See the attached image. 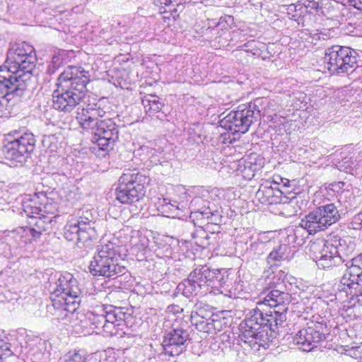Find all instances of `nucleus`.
I'll list each match as a JSON object with an SVG mask.
<instances>
[{"label":"nucleus","instance_id":"1","mask_svg":"<svg viewBox=\"0 0 362 362\" xmlns=\"http://www.w3.org/2000/svg\"><path fill=\"white\" fill-rule=\"evenodd\" d=\"M286 314L280 311L271 310L264 311L262 306L250 310L241 322L239 335L241 346L244 349H250L253 352L266 349L269 338L276 337L279 328L286 321Z\"/></svg>","mask_w":362,"mask_h":362},{"label":"nucleus","instance_id":"2","mask_svg":"<svg viewBox=\"0 0 362 362\" xmlns=\"http://www.w3.org/2000/svg\"><path fill=\"white\" fill-rule=\"evenodd\" d=\"M223 274L219 269L204 265L195 268L187 279L180 283L177 290L187 298L203 296L207 293H222L225 285Z\"/></svg>","mask_w":362,"mask_h":362},{"label":"nucleus","instance_id":"3","mask_svg":"<svg viewBox=\"0 0 362 362\" xmlns=\"http://www.w3.org/2000/svg\"><path fill=\"white\" fill-rule=\"evenodd\" d=\"M36 56L34 47L25 42L13 45L7 52L5 65L0 70L8 71L17 83L28 87L35 68Z\"/></svg>","mask_w":362,"mask_h":362},{"label":"nucleus","instance_id":"4","mask_svg":"<svg viewBox=\"0 0 362 362\" xmlns=\"http://www.w3.org/2000/svg\"><path fill=\"white\" fill-rule=\"evenodd\" d=\"M120 247L108 241L98 246L89 265L90 272L94 276L117 278L125 272L126 268L119 264Z\"/></svg>","mask_w":362,"mask_h":362},{"label":"nucleus","instance_id":"5","mask_svg":"<svg viewBox=\"0 0 362 362\" xmlns=\"http://www.w3.org/2000/svg\"><path fill=\"white\" fill-rule=\"evenodd\" d=\"M346 250L345 241L338 236L331 237L326 240H315L309 247L313 260L320 269H328L346 262L348 256Z\"/></svg>","mask_w":362,"mask_h":362},{"label":"nucleus","instance_id":"6","mask_svg":"<svg viewBox=\"0 0 362 362\" xmlns=\"http://www.w3.org/2000/svg\"><path fill=\"white\" fill-rule=\"evenodd\" d=\"M129 316L126 308L112 305H103L98 310L88 314V318L94 328L102 329L109 336L117 334L119 327L126 325L125 320Z\"/></svg>","mask_w":362,"mask_h":362},{"label":"nucleus","instance_id":"7","mask_svg":"<svg viewBox=\"0 0 362 362\" xmlns=\"http://www.w3.org/2000/svg\"><path fill=\"white\" fill-rule=\"evenodd\" d=\"M260 117V110L255 103L240 105L219 121L220 127L232 134H245Z\"/></svg>","mask_w":362,"mask_h":362},{"label":"nucleus","instance_id":"8","mask_svg":"<svg viewBox=\"0 0 362 362\" xmlns=\"http://www.w3.org/2000/svg\"><path fill=\"white\" fill-rule=\"evenodd\" d=\"M148 182V177L139 173H124L119 179L116 199L122 204L139 202L144 197Z\"/></svg>","mask_w":362,"mask_h":362},{"label":"nucleus","instance_id":"9","mask_svg":"<svg viewBox=\"0 0 362 362\" xmlns=\"http://www.w3.org/2000/svg\"><path fill=\"white\" fill-rule=\"evenodd\" d=\"M91 211L80 210L76 218L70 219L64 227V238L69 241L77 240L78 243H87L97 238L95 223Z\"/></svg>","mask_w":362,"mask_h":362},{"label":"nucleus","instance_id":"10","mask_svg":"<svg viewBox=\"0 0 362 362\" xmlns=\"http://www.w3.org/2000/svg\"><path fill=\"white\" fill-rule=\"evenodd\" d=\"M91 211L80 210L76 218L70 219L64 227V238L69 241L77 240L78 243H87L97 238L95 223Z\"/></svg>","mask_w":362,"mask_h":362},{"label":"nucleus","instance_id":"11","mask_svg":"<svg viewBox=\"0 0 362 362\" xmlns=\"http://www.w3.org/2000/svg\"><path fill=\"white\" fill-rule=\"evenodd\" d=\"M91 211L80 210L76 218L70 219L64 227V238L69 241L77 240L78 243H87L97 238L95 223Z\"/></svg>","mask_w":362,"mask_h":362},{"label":"nucleus","instance_id":"12","mask_svg":"<svg viewBox=\"0 0 362 362\" xmlns=\"http://www.w3.org/2000/svg\"><path fill=\"white\" fill-rule=\"evenodd\" d=\"M35 143L36 139L32 132H15V137L7 141L2 151L6 160L22 165L30 158L35 148Z\"/></svg>","mask_w":362,"mask_h":362},{"label":"nucleus","instance_id":"13","mask_svg":"<svg viewBox=\"0 0 362 362\" xmlns=\"http://www.w3.org/2000/svg\"><path fill=\"white\" fill-rule=\"evenodd\" d=\"M346 267L340 281L337 290L345 293L354 304L357 302V297L362 290V255L353 257L345 262Z\"/></svg>","mask_w":362,"mask_h":362},{"label":"nucleus","instance_id":"14","mask_svg":"<svg viewBox=\"0 0 362 362\" xmlns=\"http://www.w3.org/2000/svg\"><path fill=\"white\" fill-rule=\"evenodd\" d=\"M324 62L332 74L347 73L357 64V52L349 47L334 45L325 51Z\"/></svg>","mask_w":362,"mask_h":362},{"label":"nucleus","instance_id":"15","mask_svg":"<svg viewBox=\"0 0 362 362\" xmlns=\"http://www.w3.org/2000/svg\"><path fill=\"white\" fill-rule=\"evenodd\" d=\"M275 276H267L259 279L257 286L262 290L261 295H264L257 303L259 306L267 305L269 308H279L277 311L283 313L287 310L286 305L291 301V295L285 291L276 289ZM274 311H276L275 310Z\"/></svg>","mask_w":362,"mask_h":362},{"label":"nucleus","instance_id":"16","mask_svg":"<svg viewBox=\"0 0 362 362\" xmlns=\"http://www.w3.org/2000/svg\"><path fill=\"white\" fill-rule=\"evenodd\" d=\"M339 218V211L335 204H327L305 215V226L311 231L319 232L326 230Z\"/></svg>","mask_w":362,"mask_h":362},{"label":"nucleus","instance_id":"17","mask_svg":"<svg viewBox=\"0 0 362 362\" xmlns=\"http://www.w3.org/2000/svg\"><path fill=\"white\" fill-rule=\"evenodd\" d=\"M49 289L52 296L62 297L65 301L80 305L81 291L72 274L67 272L61 273L54 282L50 283Z\"/></svg>","mask_w":362,"mask_h":362},{"label":"nucleus","instance_id":"18","mask_svg":"<svg viewBox=\"0 0 362 362\" xmlns=\"http://www.w3.org/2000/svg\"><path fill=\"white\" fill-rule=\"evenodd\" d=\"M326 330L325 323L311 321L293 337V343L299 349L310 351L325 339Z\"/></svg>","mask_w":362,"mask_h":362},{"label":"nucleus","instance_id":"19","mask_svg":"<svg viewBox=\"0 0 362 362\" xmlns=\"http://www.w3.org/2000/svg\"><path fill=\"white\" fill-rule=\"evenodd\" d=\"M118 138V125L112 119L100 120L91 139L95 145L93 149L107 151L113 148Z\"/></svg>","mask_w":362,"mask_h":362},{"label":"nucleus","instance_id":"20","mask_svg":"<svg viewBox=\"0 0 362 362\" xmlns=\"http://www.w3.org/2000/svg\"><path fill=\"white\" fill-rule=\"evenodd\" d=\"M57 85L58 88L52 95L53 107L59 111L71 112L80 105L86 95L59 82Z\"/></svg>","mask_w":362,"mask_h":362},{"label":"nucleus","instance_id":"21","mask_svg":"<svg viewBox=\"0 0 362 362\" xmlns=\"http://www.w3.org/2000/svg\"><path fill=\"white\" fill-rule=\"evenodd\" d=\"M8 71L0 70V110L7 109L9 103L15 98H21L27 87L22 82L17 83L16 78L11 77Z\"/></svg>","mask_w":362,"mask_h":362},{"label":"nucleus","instance_id":"22","mask_svg":"<svg viewBox=\"0 0 362 362\" xmlns=\"http://www.w3.org/2000/svg\"><path fill=\"white\" fill-rule=\"evenodd\" d=\"M90 80V74L82 66H69L58 76L57 82L75 90L86 94V85Z\"/></svg>","mask_w":362,"mask_h":362},{"label":"nucleus","instance_id":"23","mask_svg":"<svg viewBox=\"0 0 362 362\" xmlns=\"http://www.w3.org/2000/svg\"><path fill=\"white\" fill-rule=\"evenodd\" d=\"M190 340L189 332L182 327L173 328L165 334L163 341L164 353L176 356L186 350L187 341Z\"/></svg>","mask_w":362,"mask_h":362},{"label":"nucleus","instance_id":"24","mask_svg":"<svg viewBox=\"0 0 362 362\" xmlns=\"http://www.w3.org/2000/svg\"><path fill=\"white\" fill-rule=\"evenodd\" d=\"M78 307L79 305L75 303L51 295V303L46 307V316L52 320H64L74 314Z\"/></svg>","mask_w":362,"mask_h":362},{"label":"nucleus","instance_id":"25","mask_svg":"<svg viewBox=\"0 0 362 362\" xmlns=\"http://www.w3.org/2000/svg\"><path fill=\"white\" fill-rule=\"evenodd\" d=\"M189 195L184 191L181 194L180 200H172L167 202L163 199V204L160 206L162 213L166 214V216H179L182 215V212L187 209Z\"/></svg>","mask_w":362,"mask_h":362},{"label":"nucleus","instance_id":"26","mask_svg":"<svg viewBox=\"0 0 362 362\" xmlns=\"http://www.w3.org/2000/svg\"><path fill=\"white\" fill-rule=\"evenodd\" d=\"M281 190L276 189L271 186L261 185L256 195L262 203L272 204L281 201Z\"/></svg>","mask_w":362,"mask_h":362},{"label":"nucleus","instance_id":"27","mask_svg":"<svg viewBox=\"0 0 362 362\" xmlns=\"http://www.w3.org/2000/svg\"><path fill=\"white\" fill-rule=\"evenodd\" d=\"M142 105L146 114L153 116L159 113L163 107L160 98L155 95H147L142 99Z\"/></svg>","mask_w":362,"mask_h":362},{"label":"nucleus","instance_id":"28","mask_svg":"<svg viewBox=\"0 0 362 362\" xmlns=\"http://www.w3.org/2000/svg\"><path fill=\"white\" fill-rule=\"evenodd\" d=\"M195 192L197 194H201L202 196L194 197L189 203L188 202L187 208L190 209L192 211H194L195 213H199L201 215V212L204 208H209V206H206L207 201L204 199V197H208L209 192L202 187H196Z\"/></svg>","mask_w":362,"mask_h":362},{"label":"nucleus","instance_id":"29","mask_svg":"<svg viewBox=\"0 0 362 362\" xmlns=\"http://www.w3.org/2000/svg\"><path fill=\"white\" fill-rule=\"evenodd\" d=\"M305 216L300 220L298 226L295 228H289V232L293 233L296 237V245H301L304 243L305 238L308 235L315 234L317 232L310 230L308 227L305 226Z\"/></svg>","mask_w":362,"mask_h":362},{"label":"nucleus","instance_id":"30","mask_svg":"<svg viewBox=\"0 0 362 362\" xmlns=\"http://www.w3.org/2000/svg\"><path fill=\"white\" fill-rule=\"evenodd\" d=\"M42 231L37 228L35 226L33 228H30L28 226L25 227H20L13 230L11 232L12 237H15L16 235L20 236L22 239V241L26 243L27 241H30L31 238L36 239L40 236L42 234Z\"/></svg>","mask_w":362,"mask_h":362},{"label":"nucleus","instance_id":"31","mask_svg":"<svg viewBox=\"0 0 362 362\" xmlns=\"http://www.w3.org/2000/svg\"><path fill=\"white\" fill-rule=\"evenodd\" d=\"M76 119L81 127L84 129H94L95 131L100 123V121H96L83 109L80 112H78Z\"/></svg>","mask_w":362,"mask_h":362},{"label":"nucleus","instance_id":"32","mask_svg":"<svg viewBox=\"0 0 362 362\" xmlns=\"http://www.w3.org/2000/svg\"><path fill=\"white\" fill-rule=\"evenodd\" d=\"M209 307L208 305H203L202 303H197L194 306V308L191 313L190 320H193L196 317L203 319H211L213 316Z\"/></svg>","mask_w":362,"mask_h":362},{"label":"nucleus","instance_id":"33","mask_svg":"<svg viewBox=\"0 0 362 362\" xmlns=\"http://www.w3.org/2000/svg\"><path fill=\"white\" fill-rule=\"evenodd\" d=\"M192 238L194 239L195 244L202 248H206L211 244L209 241L211 236L202 228L197 229L192 234Z\"/></svg>","mask_w":362,"mask_h":362},{"label":"nucleus","instance_id":"34","mask_svg":"<svg viewBox=\"0 0 362 362\" xmlns=\"http://www.w3.org/2000/svg\"><path fill=\"white\" fill-rule=\"evenodd\" d=\"M201 216L208 221V223L218 225L221 223L222 216L218 210H212L209 208H204L201 212Z\"/></svg>","mask_w":362,"mask_h":362},{"label":"nucleus","instance_id":"35","mask_svg":"<svg viewBox=\"0 0 362 362\" xmlns=\"http://www.w3.org/2000/svg\"><path fill=\"white\" fill-rule=\"evenodd\" d=\"M11 344L0 338V362H8V358L16 359V355L11 349Z\"/></svg>","mask_w":362,"mask_h":362},{"label":"nucleus","instance_id":"36","mask_svg":"<svg viewBox=\"0 0 362 362\" xmlns=\"http://www.w3.org/2000/svg\"><path fill=\"white\" fill-rule=\"evenodd\" d=\"M153 2L162 8L168 7L170 12L177 13L183 8L181 0H153Z\"/></svg>","mask_w":362,"mask_h":362},{"label":"nucleus","instance_id":"37","mask_svg":"<svg viewBox=\"0 0 362 362\" xmlns=\"http://www.w3.org/2000/svg\"><path fill=\"white\" fill-rule=\"evenodd\" d=\"M191 323L192 325L195 326V328L198 331L211 334V319L202 320V318L196 317L195 318H193V320H191Z\"/></svg>","mask_w":362,"mask_h":362},{"label":"nucleus","instance_id":"38","mask_svg":"<svg viewBox=\"0 0 362 362\" xmlns=\"http://www.w3.org/2000/svg\"><path fill=\"white\" fill-rule=\"evenodd\" d=\"M23 209L25 214L32 218H37V215L39 216L42 209L37 206L35 203L33 201L25 202L23 204Z\"/></svg>","mask_w":362,"mask_h":362},{"label":"nucleus","instance_id":"39","mask_svg":"<svg viewBox=\"0 0 362 362\" xmlns=\"http://www.w3.org/2000/svg\"><path fill=\"white\" fill-rule=\"evenodd\" d=\"M286 249V246L285 245L284 246H280L277 250H272L267 257L268 262L269 264H276L277 262L284 259V250Z\"/></svg>","mask_w":362,"mask_h":362},{"label":"nucleus","instance_id":"40","mask_svg":"<svg viewBox=\"0 0 362 362\" xmlns=\"http://www.w3.org/2000/svg\"><path fill=\"white\" fill-rule=\"evenodd\" d=\"M82 109L96 121H100L101 119H100V118L104 117L106 113V112L97 104L93 106L88 105L86 108Z\"/></svg>","mask_w":362,"mask_h":362},{"label":"nucleus","instance_id":"41","mask_svg":"<svg viewBox=\"0 0 362 362\" xmlns=\"http://www.w3.org/2000/svg\"><path fill=\"white\" fill-rule=\"evenodd\" d=\"M264 247V243L256 240L250 243L246 252L249 255L257 257L263 253Z\"/></svg>","mask_w":362,"mask_h":362},{"label":"nucleus","instance_id":"42","mask_svg":"<svg viewBox=\"0 0 362 362\" xmlns=\"http://www.w3.org/2000/svg\"><path fill=\"white\" fill-rule=\"evenodd\" d=\"M65 362H86L83 351H78L74 353L69 352L65 356Z\"/></svg>","mask_w":362,"mask_h":362},{"label":"nucleus","instance_id":"43","mask_svg":"<svg viewBox=\"0 0 362 362\" xmlns=\"http://www.w3.org/2000/svg\"><path fill=\"white\" fill-rule=\"evenodd\" d=\"M225 319L221 318L217 315H214L211 316V334H215L217 332H220L223 329V325Z\"/></svg>","mask_w":362,"mask_h":362},{"label":"nucleus","instance_id":"44","mask_svg":"<svg viewBox=\"0 0 362 362\" xmlns=\"http://www.w3.org/2000/svg\"><path fill=\"white\" fill-rule=\"evenodd\" d=\"M350 159L348 157L342 158L341 161H339L336 163L337 168L341 171H349L352 173V171L354 170V167H353L351 164H349Z\"/></svg>","mask_w":362,"mask_h":362},{"label":"nucleus","instance_id":"45","mask_svg":"<svg viewBox=\"0 0 362 362\" xmlns=\"http://www.w3.org/2000/svg\"><path fill=\"white\" fill-rule=\"evenodd\" d=\"M62 63V59L61 54H54L52 57V65L49 66L48 71L49 73H54L55 69L58 68Z\"/></svg>","mask_w":362,"mask_h":362},{"label":"nucleus","instance_id":"46","mask_svg":"<svg viewBox=\"0 0 362 362\" xmlns=\"http://www.w3.org/2000/svg\"><path fill=\"white\" fill-rule=\"evenodd\" d=\"M351 225L355 230L362 229V211L354 216Z\"/></svg>","mask_w":362,"mask_h":362},{"label":"nucleus","instance_id":"47","mask_svg":"<svg viewBox=\"0 0 362 362\" xmlns=\"http://www.w3.org/2000/svg\"><path fill=\"white\" fill-rule=\"evenodd\" d=\"M46 212L47 210L42 211V212H41L40 214L39 215L38 218H40L45 223V225H47L49 227V224L52 221V218H54V216L45 215L44 213Z\"/></svg>","mask_w":362,"mask_h":362},{"label":"nucleus","instance_id":"48","mask_svg":"<svg viewBox=\"0 0 362 362\" xmlns=\"http://www.w3.org/2000/svg\"><path fill=\"white\" fill-rule=\"evenodd\" d=\"M34 226L40 230L42 232L46 231L48 229V226L40 218H37L34 223Z\"/></svg>","mask_w":362,"mask_h":362},{"label":"nucleus","instance_id":"49","mask_svg":"<svg viewBox=\"0 0 362 362\" xmlns=\"http://www.w3.org/2000/svg\"><path fill=\"white\" fill-rule=\"evenodd\" d=\"M286 243L288 245L296 244V237L293 235V233L289 232V228L286 230Z\"/></svg>","mask_w":362,"mask_h":362},{"label":"nucleus","instance_id":"50","mask_svg":"<svg viewBox=\"0 0 362 362\" xmlns=\"http://www.w3.org/2000/svg\"><path fill=\"white\" fill-rule=\"evenodd\" d=\"M352 6L362 11V0H349Z\"/></svg>","mask_w":362,"mask_h":362},{"label":"nucleus","instance_id":"51","mask_svg":"<svg viewBox=\"0 0 362 362\" xmlns=\"http://www.w3.org/2000/svg\"><path fill=\"white\" fill-rule=\"evenodd\" d=\"M350 159V161L349 162V164H351L353 167H354V170L357 169L358 167L361 166V161L356 162V160H353L352 157L349 158Z\"/></svg>","mask_w":362,"mask_h":362},{"label":"nucleus","instance_id":"52","mask_svg":"<svg viewBox=\"0 0 362 362\" xmlns=\"http://www.w3.org/2000/svg\"><path fill=\"white\" fill-rule=\"evenodd\" d=\"M255 44V42L254 40L250 41L247 43H245L243 47H245V50L246 52H249L250 50V47H252V45Z\"/></svg>","mask_w":362,"mask_h":362},{"label":"nucleus","instance_id":"53","mask_svg":"<svg viewBox=\"0 0 362 362\" xmlns=\"http://www.w3.org/2000/svg\"><path fill=\"white\" fill-rule=\"evenodd\" d=\"M357 303L359 305H362V290L360 291L359 295H358Z\"/></svg>","mask_w":362,"mask_h":362},{"label":"nucleus","instance_id":"54","mask_svg":"<svg viewBox=\"0 0 362 362\" xmlns=\"http://www.w3.org/2000/svg\"><path fill=\"white\" fill-rule=\"evenodd\" d=\"M298 202V197L294 196V197H292L290 198V202H289V204H296Z\"/></svg>","mask_w":362,"mask_h":362},{"label":"nucleus","instance_id":"55","mask_svg":"<svg viewBox=\"0 0 362 362\" xmlns=\"http://www.w3.org/2000/svg\"><path fill=\"white\" fill-rule=\"evenodd\" d=\"M280 180H281V182L283 183L284 187H288V185L289 184V180L287 179H283L280 177Z\"/></svg>","mask_w":362,"mask_h":362},{"label":"nucleus","instance_id":"56","mask_svg":"<svg viewBox=\"0 0 362 362\" xmlns=\"http://www.w3.org/2000/svg\"><path fill=\"white\" fill-rule=\"evenodd\" d=\"M350 356H352V355H351V354H350ZM353 357H354L355 358H357V356H356V355L353 356Z\"/></svg>","mask_w":362,"mask_h":362},{"label":"nucleus","instance_id":"57","mask_svg":"<svg viewBox=\"0 0 362 362\" xmlns=\"http://www.w3.org/2000/svg\"><path fill=\"white\" fill-rule=\"evenodd\" d=\"M44 207H45V209H46L47 208V204H46V205H45V206H44Z\"/></svg>","mask_w":362,"mask_h":362}]
</instances>
